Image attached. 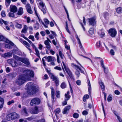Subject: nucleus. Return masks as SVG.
<instances>
[{"instance_id": "obj_1", "label": "nucleus", "mask_w": 122, "mask_h": 122, "mask_svg": "<svg viewBox=\"0 0 122 122\" xmlns=\"http://www.w3.org/2000/svg\"><path fill=\"white\" fill-rule=\"evenodd\" d=\"M34 76V72L33 71L29 69L24 70L23 71V74L19 75L16 81V83L19 86H20L27 80H29L30 78L33 77Z\"/></svg>"}, {"instance_id": "obj_2", "label": "nucleus", "mask_w": 122, "mask_h": 122, "mask_svg": "<svg viewBox=\"0 0 122 122\" xmlns=\"http://www.w3.org/2000/svg\"><path fill=\"white\" fill-rule=\"evenodd\" d=\"M19 117V115L15 112H12L9 113L6 116V120L8 121L12 120L17 119Z\"/></svg>"}, {"instance_id": "obj_3", "label": "nucleus", "mask_w": 122, "mask_h": 122, "mask_svg": "<svg viewBox=\"0 0 122 122\" xmlns=\"http://www.w3.org/2000/svg\"><path fill=\"white\" fill-rule=\"evenodd\" d=\"M31 83H28L27 84L28 92L30 94H35L37 92L36 88L35 87L31 85Z\"/></svg>"}, {"instance_id": "obj_4", "label": "nucleus", "mask_w": 122, "mask_h": 122, "mask_svg": "<svg viewBox=\"0 0 122 122\" xmlns=\"http://www.w3.org/2000/svg\"><path fill=\"white\" fill-rule=\"evenodd\" d=\"M41 102V100L40 98L35 97L31 100L30 105L31 106H37L40 104Z\"/></svg>"}, {"instance_id": "obj_5", "label": "nucleus", "mask_w": 122, "mask_h": 122, "mask_svg": "<svg viewBox=\"0 0 122 122\" xmlns=\"http://www.w3.org/2000/svg\"><path fill=\"white\" fill-rule=\"evenodd\" d=\"M108 33L111 37H114L116 36L117 34V31L115 28L112 27L108 30Z\"/></svg>"}, {"instance_id": "obj_6", "label": "nucleus", "mask_w": 122, "mask_h": 122, "mask_svg": "<svg viewBox=\"0 0 122 122\" xmlns=\"http://www.w3.org/2000/svg\"><path fill=\"white\" fill-rule=\"evenodd\" d=\"M88 21L89 25H92V26H94L96 25L97 24V20L96 16H95L91 17L90 18L87 19Z\"/></svg>"}, {"instance_id": "obj_7", "label": "nucleus", "mask_w": 122, "mask_h": 122, "mask_svg": "<svg viewBox=\"0 0 122 122\" xmlns=\"http://www.w3.org/2000/svg\"><path fill=\"white\" fill-rule=\"evenodd\" d=\"M34 107H31L30 109V112L32 114H37L39 112L38 107L37 106H33Z\"/></svg>"}, {"instance_id": "obj_8", "label": "nucleus", "mask_w": 122, "mask_h": 122, "mask_svg": "<svg viewBox=\"0 0 122 122\" xmlns=\"http://www.w3.org/2000/svg\"><path fill=\"white\" fill-rule=\"evenodd\" d=\"M50 78L53 81H54L56 86H57L59 84V81L58 80L57 77L55 76L53 74H52L49 76Z\"/></svg>"}, {"instance_id": "obj_9", "label": "nucleus", "mask_w": 122, "mask_h": 122, "mask_svg": "<svg viewBox=\"0 0 122 122\" xmlns=\"http://www.w3.org/2000/svg\"><path fill=\"white\" fill-rule=\"evenodd\" d=\"M9 60L10 61L9 63L12 67H16L18 66V64L16 61L12 59H9Z\"/></svg>"}, {"instance_id": "obj_10", "label": "nucleus", "mask_w": 122, "mask_h": 122, "mask_svg": "<svg viewBox=\"0 0 122 122\" xmlns=\"http://www.w3.org/2000/svg\"><path fill=\"white\" fill-rule=\"evenodd\" d=\"M71 108V106L70 105L66 106L63 110V114H67L68 113V111Z\"/></svg>"}, {"instance_id": "obj_11", "label": "nucleus", "mask_w": 122, "mask_h": 122, "mask_svg": "<svg viewBox=\"0 0 122 122\" xmlns=\"http://www.w3.org/2000/svg\"><path fill=\"white\" fill-rule=\"evenodd\" d=\"M71 66L72 67H75V68L76 70H77V69H79L81 73L84 74V71L82 70L79 66L76 65L74 63H72L71 64Z\"/></svg>"}, {"instance_id": "obj_12", "label": "nucleus", "mask_w": 122, "mask_h": 122, "mask_svg": "<svg viewBox=\"0 0 122 122\" xmlns=\"http://www.w3.org/2000/svg\"><path fill=\"white\" fill-rule=\"evenodd\" d=\"M68 75H69L70 78L71 80L74 81L75 79L74 78V76L72 72L70 70L66 72Z\"/></svg>"}, {"instance_id": "obj_13", "label": "nucleus", "mask_w": 122, "mask_h": 122, "mask_svg": "<svg viewBox=\"0 0 122 122\" xmlns=\"http://www.w3.org/2000/svg\"><path fill=\"white\" fill-rule=\"evenodd\" d=\"M50 89L51 90V97L52 99L53 100L54 99V96L55 94V91L54 89L51 86L50 87Z\"/></svg>"}, {"instance_id": "obj_14", "label": "nucleus", "mask_w": 122, "mask_h": 122, "mask_svg": "<svg viewBox=\"0 0 122 122\" xmlns=\"http://www.w3.org/2000/svg\"><path fill=\"white\" fill-rule=\"evenodd\" d=\"M10 10L11 12L15 13L17 11V7L14 5L10 9Z\"/></svg>"}, {"instance_id": "obj_15", "label": "nucleus", "mask_w": 122, "mask_h": 122, "mask_svg": "<svg viewBox=\"0 0 122 122\" xmlns=\"http://www.w3.org/2000/svg\"><path fill=\"white\" fill-rule=\"evenodd\" d=\"M17 75L16 72H12L9 74L8 75L9 77L12 78H15L16 76Z\"/></svg>"}, {"instance_id": "obj_16", "label": "nucleus", "mask_w": 122, "mask_h": 122, "mask_svg": "<svg viewBox=\"0 0 122 122\" xmlns=\"http://www.w3.org/2000/svg\"><path fill=\"white\" fill-rule=\"evenodd\" d=\"M32 46L33 48H35V51L36 53V56L39 57V58H40V54L39 52L37 49L36 47L33 44H32Z\"/></svg>"}, {"instance_id": "obj_17", "label": "nucleus", "mask_w": 122, "mask_h": 122, "mask_svg": "<svg viewBox=\"0 0 122 122\" xmlns=\"http://www.w3.org/2000/svg\"><path fill=\"white\" fill-rule=\"evenodd\" d=\"M20 59L19 61L25 64H26L27 65H29V62L25 59V58L21 57V58Z\"/></svg>"}, {"instance_id": "obj_18", "label": "nucleus", "mask_w": 122, "mask_h": 122, "mask_svg": "<svg viewBox=\"0 0 122 122\" xmlns=\"http://www.w3.org/2000/svg\"><path fill=\"white\" fill-rule=\"evenodd\" d=\"M45 44L46 46V47L48 50H49L51 48V46L49 42L47 40H46L44 41Z\"/></svg>"}, {"instance_id": "obj_19", "label": "nucleus", "mask_w": 122, "mask_h": 122, "mask_svg": "<svg viewBox=\"0 0 122 122\" xmlns=\"http://www.w3.org/2000/svg\"><path fill=\"white\" fill-rule=\"evenodd\" d=\"M4 103V99L0 97V109L2 108L3 106Z\"/></svg>"}, {"instance_id": "obj_20", "label": "nucleus", "mask_w": 122, "mask_h": 122, "mask_svg": "<svg viewBox=\"0 0 122 122\" xmlns=\"http://www.w3.org/2000/svg\"><path fill=\"white\" fill-rule=\"evenodd\" d=\"M47 61L49 62L51 61H54L55 60L54 57H52L51 56H49L47 57Z\"/></svg>"}, {"instance_id": "obj_21", "label": "nucleus", "mask_w": 122, "mask_h": 122, "mask_svg": "<svg viewBox=\"0 0 122 122\" xmlns=\"http://www.w3.org/2000/svg\"><path fill=\"white\" fill-rule=\"evenodd\" d=\"M22 111L24 113L25 116H29V114L27 111L26 108V107H23L22 110Z\"/></svg>"}, {"instance_id": "obj_22", "label": "nucleus", "mask_w": 122, "mask_h": 122, "mask_svg": "<svg viewBox=\"0 0 122 122\" xmlns=\"http://www.w3.org/2000/svg\"><path fill=\"white\" fill-rule=\"evenodd\" d=\"M87 82L88 83V85L89 86V87H88V91L89 92V94H90V93H91V86L90 80L88 78L87 79Z\"/></svg>"}, {"instance_id": "obj_23", "label": "nucleus", "mask_w": 122, "mask_h": 122, "mask_svg": "<svg viewBox=\"0 0 122 122\" xmlns=\"http://www.w3.org/2000/svg\"><path fill=\"white\" fill-rule=\"evenodd\" d=\"M23 13V9L22 7H20L19 9L17 14L19 15H21Z\"/></svg>"}, {"instance_id": "obj_24", "label": "nucleus", "mask_w": 122, "mask_h": 122, "mask_svg": "<svg viewBox=\"0 0 122 122\" xmlns=\"http://www.w3.org/2000/svg\"><path fill=\"white\" fill-rule=\"evenodd\" d=\"M116 12L118 14H120L122 12V8L121 7H119L116 8Z\"/></svg>"}, {"instance_id": "obj_25", "label": "nucleus", "mask_w": 122, "mask_h": 122, "mask_svg": "<svg viewBox=\"0 0 122 122\" xmlns=\"http://www.w3.org/2000/svg\"><path fill=\"white\" fill-rule=\"evenodd\" d=\"M96 46L97 48H99L102 46V42L101 41H99L97 42L96 43Z\"/></svg>"}, {"instance_id": "obj_26", "label": "nucleus", "mask_w": 122, "mask_h": 122, "mask_svg": "<svg viewBox=\"0 0 122 122\" xmlns=\"http://www.w3.org/2000/svg\"><path fill=\"white\" fill-rule=\"evenodd\" d=\"M27 26L26 25H24V27L22 29L21 32L24 33H25L27 32Z\"/></svg>"}, {"instance_id": "obj_27", "label": "nucleus", "mask_w": 122, "mask_h": 122, "mask_svg": "<svg viewBox=\"0 0 122 122\" xmlns=\"http://www.w3.org/2000/svg\"><path fill=\"white\" fill-rule=\"evenodd\" d=\"M99 84L100 85L101 87L102 91L105 90V87L103 83L101 82L99 83Z\"/></svg>"}, {"instance_id": "obj_28", "label": "nucleus", "mask_w": 122, "mask_h": 122, "mask_svg": "<svg viewBox=\"0 0 122 122\" xmlns=\"http://www.w3.org/2000/svg\"><path fill=\"white\" fill-rule=\"evenodd\" d=\"M39 24L37 22H36V23L34 24V27L35 30H36L39 29Z\"/></svg>"}, {"instance_id": "obj_29", "label": "nucleus", "mask_w": 122, "mask_h": 122, "mask_svg": "<svg viewBox=\"0 0 122 122\" xmlns=\"http://www.w3.org/2000/svg\"><path fill=\"white\" fill-rule=\"evenodd\" d=\"M55 95L56 98H59L60 97V92L59 91H56V92Z\"/></svg>"}, {"instance_id": "obj_30", "label": "nucleus", "mask_w": 122, "mask_h": 122, "mask_svg": "<svg viewBox=\"0 0 122 122\" xmlns=\"http://www.w3.org/2000/svg\"><path fill=\"white\" fill-rule=\"evenodd\" d=\"M89 97V96L88 95H85L83 97V101L84 102H85L86 101V99H88Z\"/></svg>"}, {"instance_id": "obj_31", "label": "nucleus", "mask_w": 122, "mask_h": 122, "mask_svg": "<svg viewBox=\"0 0 122 122\" xmlns=\"http://www.w3.org/2000/svg\"><path fill=\"white\" fill-rule=\"evenodd\" d=\"M89 32L91 35L93 34L94 33V29L92 27L90 28L89 30Z\"/></svg>"}, {"instance_id": "obj_32", "label": "nucleus", "mask_w": 122, "mask_h": 122, "mask_svg": "<svg viewBox=\"0 0 122 122\" xmlns=\"http://www.w3.org/2000/svg\"><path fill=\"white\" fill-rule=\"evenodd\" d=\"M61 111L60 109L59 108H57L54 111V112L56 116V114H59Z\"/></svg>"}, {"instance_id": "obj_33", "label": "nucleus", "mask_w": 122, "mask_h": 122, "mask_svg": "<svg viewBox=\"0 0 122 122\" xmlns=\"http://www.w3.org/2000/svg\"><path fill=\"white\" fill-rule=\"evenodd\" d=\"M15 27L18 29H21L22 27V25L21 24H19L18 23L16 22V24L15 25Z\"/></svg>"}, {"instance_id": "obj_34", "label": "nucleus", "mask_w": 122, "mask_h": 122, "mask_svg": "<svg viewBox=\"0 0 122 122\" xmlns=\"http://www.w3.org/2000/svg\"><path fill=\"white\" fill-rule=\"evenodd\" d=\"M61 87L62 89L65 88L66 87V85L64 82H62L61 85Z\"/></svg>"}, {"instance_id": "obj_35", "label": "nucleus", "mask_w": 122, "mask_h": 122, "mask_svg": "<svg viewBox=\"0 0 122 122\" xmlns=\"http://www.w3.org/2000/svg\"><path fill=\"white\" fill-rule=\"evenodd\" d=\"M66 27H65L67 31V32L68 33L70 34H71V33L70 32V31L69 30L68 28V25L67 24V22L66 21Z\"/></svg>"}, {"instance_id": "obj_36", "label": "nucleus", "mask_w": 122, "mask_h": 122, "mask_svg": "<svg viewBox=\"0 0 122 122\" xmlns=\"http://www.w3.org/2000/svg\"><path fill=\"white\" fill-rule=\"evenodd\" d=\"M66 27H65L67 31V32L68 33L70 34H71V33L70 32V31L69 30L68 28V25L67 24V22L66 21Z\"/></svg>"}, {"instance_id": "obj_37", "label": "nucleus", "mask_w": 122, "mask_h": 122, "mask_svg": "<svg viewBox=\"0 0 122 122\" xmlns=\"http://www.w3.org/2000/svg\"><path fill=\"white\" fill-rule=\"evenodd\" d=\"M5 40V38L3 35H0V41H4Z\"/></svg>"}, {"instance_id": "obj_38", "label": "nucleus", "mask_w": 122, "mask_h": 122, "mask_svg": "<svg viewBox=\"0 0 122 122\" xmlns=\"http://www.w3.org/2000/svg\"><path fill=\"white\" fill-rule=\"evenodd\" d=\"M103 16L104 17V18L106 19L107 18V16H109V14L107 12H105L103 13Z\"/></svg>"}, {"instance_id": "obj_39", "label": "nucleus", "mask_w": 122, "mask_h": 122, "mask_svg": "<svg viewBox=\"0 0 122 122\" xmlns=\"http://www.w3.org/2000/svg\"><path fill=\"white\" fill-rule=\"evenodd\" d=\"M62 63L63 65L64 68L66 71V72L70 70L68 68H67L65 64L63 61H62Z\"/></svg>"}, {"instance_id": "obj_40", "label": "nucleus", "mask_w": 122, "mask_h": 122, "mask_svg": "<svg viewBox=\"0 0 122 122\" xmlns=\"http://www.w3.org/2000/svg\"><path fill=\"white\" fill-rule=\"evenodd\" d=\"M5 4L6 6H9L11 2V0H5Z\"/></svg>"}, {"instance_id": "obj_41", "label": "nucleus", "mask_w": 122, "mask_h": 122, "mask_svg": "<svg viewBox=\"0 0 122 122\" xmlns=\"http://www.w3.org/2000/svg\"><path fill=\"white\" fill-rule=\"evenodd\" d=\"M23 44L25 45V46L27 47V46L28 47H30V45L26 41H24L23 42Z\"/></svg>"}, {"instance_id": "obj_42", "label": "nucleus", "mask_w": 122, "mask_h": 122, "mask_svg": "<svg viewBox=\"0 0 122 122\" xmlns=\"http://www.w3.org/2000/svg\"><path fill=\"white\" fill-rule=\"evenodd\" d=\"M68 79V81L69 83V86H70V92H71V94H73V90L72 89L71 87V86L70 82L69 80L68 79Z\"/></svg>"}, {"instance_id": "obj_43", "label": "nucleus", "mask_w": 122, "mask_h": 122, "mask_svg": "<svg viewBox=\"0 0 122 122\" xmlns=\"http://www.w3.org/2000/svg\"><path fill=\"white\" fill-rule=\"evenodd\" d=\"M59 54L61 58L62 59H63L64 57V54H62V52L60 51H59Z\"/></svg>"}, {"instance_id": "obj_44", "label": "nucleus", "mask_w": 122, "mask_h": 122, "mask_svg": "<svg viewBox=\"0 0 122 122\" xmlns=\"http://www.w3.org/2000/svg\"><path fill=\"white\" fill-rule=\"evenodd\" d=\"M65 99L67 101L68 100L70 99L71 96L69 95H67L66 94L65 95Z\"/></svg>"}, {"instance_id": "obj_45", "label": "nucleus", "mask_w": 122, "mask_h": 122, "mask_svg": "<svg viewBox=\"0 0 122 122\" xmlns=\"http://www.w3.org/2000/svg\"><path fill=\"white\" fill-rule=\"evenodd\" d=\"M112 100V98L111 95H109L108 97L107 100L108 102H111Z\"/></svg>"}, {"instance_id": "obj_46", "label": "nucleus", "mask_w": 122, "mask_h": 122, "mask_svg": "<svg viewBox=\"0 0 122 122\" xmlns=\"http://www.w3.org/2000/svg\"><path fill=\"white\" fill-rule=\"evenodd\" d=\"M73 117L75 118H77L79 116V114L77 113H75L73 115Z\"/></svg>"}, {"instance_id": "obj_47", "label": "nucleus", "mask_w": 122, "mask_h": 122, "mask_svg": "<svg viewBox=\"0 0 122 122\" xmlns=\"http://www.w3.org/2000/svg\"><path fill=\"white\" fill-rule=\"evenodd\" d=\"M35 118L33 116L30 117L26 118V119L29 121H30Z\"/></svg>"}, {"instance_id": "obj_48", "label": "nucleus", "mask_w": 122, "mask_h": 122, "mask_svg": "<svg viewBox=\"0 0 122 122\" xmlns=\"http://www.w3.org/2000/svg\"><path fill=\"white\" fill-rule=\"evenodd\" d=\"M1 16L3 17H4L6 16V14L4 10H2L1 11Z\"/></svg>"}, {"instance_id": "obj_49", "label": "nucleus", "mask_w": 122, "mask_h": 122, "mask_svg": "<svg viewBox=\"0 0 122 122\" xmlns=\"http://www.w3.org/2000/svg\"><path fill=\"white\" fill-rule=\"evenodd\" d=\"M8 15L10 17H14L15 16V14L13 12V13L9 12Z\"/></svg>"}, {"instance_id": "obj_50", "label": "nucleus", "mask_w": 122, "mask_h": 122, "mask_svg": "<svg viewBox=\"0 0 122 122\" xmlns=\"http://www.w3.org/2000/svg\"><path fill=\"white\" fill-rule=\"evenodd\" d=\"M104 69V72L106 74L108 73V70L107 68H105L104 67V68H103Z\"/></svg>"}, {"instance_id": "obj_51", "label": "nucleus", "mask_w": 122, "mask_h": 122, "mask_svg": "<svg viewBox=\"0 0 122 122\" xmlns=\"http://www.w3.org/2000/svg\"><path fill=\"white\" fill-rule=\"evenodd\" d=\"M28 13L30 14H32L33 13V11L31 10V8H28L26 9Z\"/></svg>"}, {"instance_id": "obj_52", "label": "nucleus", "mask_w": 122, "mask_h": 122, "mask_svg": "<svg viewBox=\"0 0 122 122\" xmlns=\"http://www.w3.org/2000/svg\"><path fill=\"white\" fill-rule=\"evenodd\" d=\"M39 35V33L38 32L36 33V34L35 35V37L36 38V40H37L39 39V37L38 36Z\"/></svg>"}, {"instance_id": "obj_53", "label": "nucleus", "mask_w": 122, "mask_h": 122, "mask_svg": "<svg viewBox=\"0 0 122 122\" xmlns=\"http://www.w3.org/2000/svg\"><path fill=\"white\" fill-rule=\"evenodd\" d=\"M45 69L46 70V71L47 73L48 74L49 76H50L52 74H53L51 73L50 70H48V69L47 68H45Z\"/></svg>"}, {"instance_id": "obj_54", "label": "nucleus", "mask_w": 122, "mask_h": 122, "mask_svg": "<svg viewBox=\"0 0 122 122\" xmlns=\"http://www.w3.org/2000/svg\"><path fill=\"white\" fill-rule=\"evenodd\" d=\"M100 63L101 65L102 68H104L105 67L104 66V61L102 59V60L100 61Z\"/></svg>"}, {"instance_id": "obj_55", "label": "nucleus", "mask_w": 122, "mask_h": 122, "mask_svg": "<svg viewBox=\"0 0 122 122\" xmlns=\"http://www.w3.org/2000/svg\"><path fill=\"white\" fill-rule=\"evenodd\" d=\"M14 57L15 59L19 61H20V59L21 58V57H20L16 55H15V56H14Z\"/></svg>"}, {"instance_id": "obj_56", "label": "nucleus", "mask_w": 122, "mask_h": 122, "mask_svg": "<svg viewBox=\"0 0 122 122\" xmlns=\"http://www.w3.org/2000/svg\"><path fill=\"white\" fill-rule=\"evenodd\" d=\"M67 100L65 99L64 101L62 102V106H64L66 105L67 104Z\"/></svg>"}, {"instance_id": "obj_57", "label": "nucleus", "mask_w": 122, "mask_h": 122, "mask_svg": "<svg viewBox=\"0 0 122 122\" xmlns=\"http://www.w3.org/2000/svg\"><path fill=\"white\" fill-rule=\"evenodd\" d=\"M88 114V112L86 110H84L82 112V114L84 115H86Z\"/></svg>"}, {"instance_id": "obj_58", "label": "nucleus", "mask_w": 122, "mask_h": 122, "mask_svg": "<svg viewBox=\"0 0 122 122\" xmlns=\"http://www.w3.org/2000/svg\"><path fill=\"white\" fill-rule=\"evenodd\" d=\"M114 93L117 95H119L120 94V92L117 90H115L114 91Z\"/></svg>"}, {"instance_id": "obj_59", "label": "nucleus", "mask_w": 122, "mask_h": 122, "mask_svg": "<svg viewBox=\"0 0 122 122\" xmlns=\"http://www.w3.org/2000/svg\"><path fill=\"white\" fill-rule=\"evenodd\" d=\"M26 9H27L28 8H31L30 5L29 3H27L25 6Z\"/></svg>"}, {"instance_id": "obj_60", "label": "nucleus", "mask_w": 122, "mask_h": 122, "mask_svg": "<svg viewBox=\"0 0 122 122\" xmlns=\"http://www.w3.org/2000/svg\"><path fill=\"white\" fill-rule=\"evenodd\" d=\"M54 69H56L59 71H61V67L57 66L55 67H54Z\"/></svg>"}, {"instance_id": "obj_61", "label": "nucleus", "mask_w": 122, "mask_h": 122, "mask_svg": "<svg viewBox=\"0 0 122 122\" xmlns=\"http://www.w3.org/2000/svg\"><path fill=\"white\" fill-rule=\"evenodd\" d=\"M14 102V101L13 100H12L11 101L8 102L7 103L8 105H10L12 103Z\"/></svg>"}, {"instance_id": "obj_62", "label": "nucleus", "mask_w": 122, "mask_h": 122, "mask_svg": "<svg viewBox=\"0 0 122 122\" xmlns=\"http://www.w3.org/2000/svg\"><path fill=\"white\" fill-rule=\"evenodd\" d=\"M44 21L46 24H49V21L47 19H45L44 20Z\"/></svg>"}, {"instance_id": "obj_63", "label": "nucleus", "mask_w": 122, "mask_h": 122, "mask_svg": "<svg viewBox=\"0 0 122 122\" xmlns=\"http://www.w3.org/2000/svg\"><path fill=\"white\" fill-rule=\"evenodd\" d=\"M7 53V57H10L12 56V54L11 53L8 52Z\"/></svg>"}, {"instance_id": "obj_64", "label": "nucleus", "mask_w": 122, "mask_h": 122, "mask_svg": "<svg viewBox=\"0 0 122 122\" xmlns=\"http://www.w3.org/2000/svg\"><path fill=\"white\" fill-rule=\"evenodd\" d=\"M110 53L112 55H114L115 54L114 51L112 49H111L110 51Z\"/></svg>"}]
</instances>
